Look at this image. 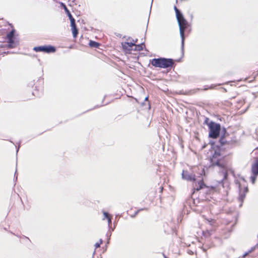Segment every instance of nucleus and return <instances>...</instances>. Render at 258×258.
<instances>
[{
    "label": "nucleus",
    "instance_id": "nucleus-23",
    "mask_svg": "<svg viewBox=\"0 0 258 258\" xmlns=\"http://www.w3.org/2000/svg\"><path fill=\"white\" fill-rule=\"evenodd\" d=\"M223 131H224V132H226V130H225V128H224Z\"/></svg>",
    "mask_w": 258,
    "mask_h": 258
},
{
    "label": "nucleus",
    "instance_id": "nucleus-2",
    "mask_svg": "<svg viewBox=\"0 0 258 258\" xmlns=\"http://www.w3.org/2000/svg\"><path fill=\"white\" fill-rule=\"evenodd\" d=\"M205 122L208 125L209 128V137L213 139L217 138L219 135L221 130L220 124L213 121H210L209 118H206Z\"/></svg>",
    "mask_w": 258,
    "mask_h": 258
},
{
    "label": "nucleus",
    "instance_id": "nucleus-18",
    "mask_svg": "<svg viewBox=\"0 0 258 258\" xmlns=\"http://www.w3.org/2000/svg\"><path fill=\"white\" fill-rule=\"evenodd\" d=\"M101 243H102V240H100V243H98V242L96 243L95 244V248H97L99 247Z\"/></svg>",
    "mask_w": 258,
    "mask_h": 258
},
{
    "label": "nucleus",
    "instance_id": "nucleus-21",
    "mask_svg": "<svg viewBox=\"0 0 258 258\" xmlns=\"http://www.w3.org/2000/svg\"><path fill=\"white\" fill-rule=\"evenodd\" d=\"M15 47V43L14 44H13V43H9L8 44V47L9 48H14Z\"/></svg>",
    "mask_w": 258,
    "mask_h": 258
},
{
    "label": "nucleus",
    "instance_id": "nucleus-10",
    "mask_svg": "<svg viewBox=\"0 0 258 258\" xmlns=\"http://www.w3.org/2000/svg\"><path fill=\"white\" fill-rule=\"evenodd\" d=\"M61 5H62V8L64 9L66 13H67L68 16L69 17L71 22H72L73 21H75V19L73 17L72 15H71L69 10L67 8L66 6L64 4H63V3H61Z\"/></svg>",
    "mask_w": 258,
    "mask_h": 258
},
{
    "label": "nucleus",
    "instance_id": "nucleus-15",
    "mask_svg": "<svg viewBox=\"0 0 258 258\" xmlns=\"http://www.w3.org/2000/svg\"><path fill=\"white\" fill-rule=\"evenodd\" d=\"M15 30L14 29H13L10 33H9L7 37L8 38H14V34H15Z\"/></svg>",
    "mask_w": 258,
    "mask_h": 258
},
{
    "label": "nucleus",
    "instance_id": "nucleus-25",
    "mask_svg": "<svg viewBox=\"0 0 258 258\" xmlns=\"http://www.w3.org/2000/svg\"><path fill=\"white\" fill-rule=\"evenodd\" d=\"M147 99H148V97H146V98H145V100H147Z\"/></svg>",
    "mask_w": 258,
    "mask_h": 258
},
{
    "label": "nucleus",
    "instance_id": "nucleus-12",
    "mask_svg": "<svg viewBox=\"0 0 258 258\" xmlns=\"http://www.w3.org/2000/svg\"><path fill=\"white\" fill-rule=\"evenodd\" d=\"M219 142L220 143L221 145L222 146L226 145V144H229L230 142L227 141L226 139V137L224 136H222L219 140Z\"/></svg>",
    "mask_w": 258,
    "mask_h": 258
},
{
    "label": "nucleus",
    "instance_id": "nucleus-1",
    "mask_svg": "<svg viewBox=\"0 0 258 258\" xmlns=\"http://www.w3.org/2000/svg\"><path fill=\"white\" fill-rule=\"evenodd\" d=\"M150 63L153 66L156 68L166 69L171 67L174 64V61L171 58L160 57L150 60Z\"/></svg>",
    "mask_w": 258,
    "mask_h": 258
},
{
    "label": "nucleus",
    "instance_id": "nucleus-22",
    "mask_svg": "<svg viewBox=\"0 0 258 258\" xmlns=\"http://www.w3.org/2000/svg\"><path fill=\"white\" fill-rule=\"evenodd\" d=\"M249 253V252H248V251L245 252L243 255V257H245L246 256H247L248 254Z\"/></svg>",
    "mask_w": 258,
    "mask_h": 258
},
{
    "label": "nucleus",
    "instance_id": "nucleus-11",
    "mask_svg": "<svg viewBox=\"0 0 258 258\" xmlns=\"http://www.w3.org/2000/svg\"><path fill=\"white\" fill-rule=\"evenodd\" d=\"M204 186H205V184L204 183L202 180H201L199 182H198V184L197 183H195V184L194 186V189L195 190L198 191L201 189L203 188Z\"/></svg>",
    "mask_w": 258,
    "mask_h": 258
},
{
    "label": "nucleus",
    "instance_id": "nucleus-4",
    "mask_svg": "<svg viewBox=\"0 0 258 258\" xmlns=\"http://www.w3.org/2000/svg\"><path fill=\"white\" fill-rule=\"evenodd\" d=\"M221 156L219 152L215 151L214 154L211 158V163L212 166H217L223 167V164L221 163Z\"/></svg>",
    "mask_w": 258,
    "mask_h": 258
},
{
    "label": "nucleus",
    "instance_id": "nucleus-6",
    "mask_svg": "<svg viewBox=\"0 0 258 258\" xmlns=\"http://www.w3.org/2000/svg\"><path fill=\"white\" fill-rule=\"evenodd\" d=\"M137 40H136L134 42H125L124 43H122V44H121L122 47L124 50H128V51L133 50V47L134 46H136V47L135 50H142L143 49L142 44L138 45H135V43L137 42Z\"/></svg>",
    "mask_w": 258,
    "mask_h": 258
},
{
    "label": "nucleus",
    "instance_id": "nucleus-14",
    "mask_svg": "<svg viewBox=\"0 0 258 258\" xmlns=\"http://www.w3.org/2000/svg\"><path fill=\"white\" fill-rule=\"evenodd\" d=\"M89 45L91 47H95V48H97L99 46V44L98 43L93 41H90L89 42Z\"/></svg>",
    "mask_w": 258,
    "mask_h": 258
},
{
    "label": "nucleus",
    "instance_id": "nucleus-13",
    "mask_svg": "<svg viewBox=\"0 0 258 258\" xmlns=\"http://www.w3.org/2000/svg\"><path fill=\"white\" fill-rule=\"evenodd\" d=\"M103 214L104 216V218H106L108 220V225H110L111 223V219L108 213L104 212Z\"/></svg>",
    "mask_w": 258,
    "mask_h": 258
},
{
    "label": "nucleus",
    "instance_id": "nucleus-16",
    "mask_svg": "<svg viewBox=\"0 0 258 258\" xmlns=\"http://www.w3.org/2000/svg\"><path fill=\"white\" fill-rule=\"evenodd\" d=\"M174 10L175 11L176 18L179 17V16L181 15H182L180 11L175 6L174 7Z\"/></svg>",
    "mask_w": 258,
    "mask_h": 258
},
{
    "label": "nucleus",
    "instance_id": "nucleus-19",
    "mask_svg": "<svg viewBox=\"0 0 258 258\" xmlns=\"http://www.w3.org/2000/svg\"><path fill=\"white\" fill-rule=\"evenodd\" d=\"M8 43H13L14 44V41L13 40V38H8Z\"/></svg>",
    "mask_w": 258,
    "mask_h": 258
},
{
    "label": "nucleus",
    "instance_id": "nucleus-3",
    "mask_svg": "<svg viewBox=\"0 0 258 258\" xmlns=\"http://www.w3.org/2000/svg\"><path fill=\"white\" fill-rule=\"evenodd\" d=\"M176 18L179 27L180 35L182 39L181 48L183 50L184 41V30L187 27V23L182 15H181L179 17H178Z\"/></svg>",
    "mask_w": 258,
    "mask_h": 258
},
{
    "label": "nucleus",
    "instance_id": "nucleus-9",
    "mask_svg": "<svg viewBox=\"0 0 258 258\" xmlns=\"http://www.w3.org/2000/svg\"><path fill=\"white\" fill-rule=\"evenodd\" d=\"M251 172L254 175H258V160L252 165Z\"/></svg>",
    "mask_w": 258,
    "mask_h": 258
},
{
    "label": "nucleus",
    "instance_id": "nucleus-17",
    "mask_svg": "<svg viewBox=\"0 0 258 258\" xmlns=\"http://www.w3.org/2000/svg\"><path fill=\"white\" fill-rule=\"evenodd\" d=\"M257 175H253V176H252L251 177V182L254 184L255 183V181L256 180V177H257Z\"/></svg>",
    "mask_w": 258,
    "mask_h": 258
},
{
    "label": "nucleus",
    "instance_id": "nucleus-5",
    "mask_svg": "<svg viewBox=\"0 0 258 258\" xmlns=\"http://www.w3.org/2000/svg\"><path fill=\"white\" fill-rule=\"evenodd\" d=\"M33 50L36 52L42 51L47 53L54 52L56 51L55 47L51 45H44L35 47Z\"/></svg>",
    "mask_w": 258,
    "mask_h": 258
},
{
    "label": "nucleus",
    "instance_id": "nucleus-7",
    "mask_svg": "<svg viewBox=\"0 0 258 258\" xmlns=\"http://www.w3.org/2000/svg\"><path fill=\"white\" fill-rule=\"evenodd\" d=\"M182 178L189 181L195 180V175L189 173L187 171L183 170L182 174Z\"/></svg>",
    "mask_w": 258,
    "mask_h": 258
},
{
    "label": "nucleus",
    "instance_id": "nucleus-8",
    "mask_svg": "<svg viewBox=\"0 0 258 258\" xmlns=\"http://www.w3.org/2000/svg\"><path fill=\"white\" fill-rule=\"evenodd\" d=\"M71 26L72 27L73 37L76 38L78 35V31L75 24V21H73L72 22H71Z\"/></svg>",
    "mask_w": 258,
    "mask_h": 258
},
{
    "label": "nucleus",
    "instance_id": "nucleus-24",
    "mask_svg": "<svg viewBox=\"0 0 258 258\" xmlns=\"http://www.w3.org/2000/svg\"><path fill=\"white\" fill-rule=\"evenodd\" d=\"M164 258H167L165 255H164Z\"/></svg>",
    "mask_w": 258,
    "mask_h": 258
},
{
    "label": "nucleus",
    "instance_id": "nucleus-20",
    "mask_svg": "<svg viewBox=\"0 0 258 258\" xmlns=\"http://www.w3.org/2000/svg\"><path fill=\"white\" fill-rule=\"evenodd\" d=\"M258 246V244L256 245L255 246L253 247H251V248L248 251V252H249V253L250 252H251L252 251H253L255 248Z\"/></svg>",
    "mask_w": 258,
    "mask_h": 258
}]
</instances>
